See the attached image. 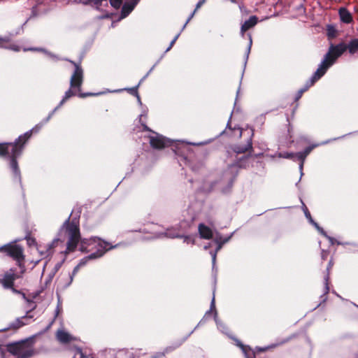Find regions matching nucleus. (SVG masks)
I'll return each mask as SVG.
<instances>
[{
    "instance_id": "obj_1",
    "label": "nucleus",
    "mask_w": 358,
    "mask_h": 358,
    "mask_svg": "<svg viewBox=\"0 0 358 358\" xmlns=\"http://www.w3.org/2000/svg\"><path fill=\"white\" fill-rule=\"evenodd\" d=\"M63 229L68 237L66 253L75 251L79 242L80 243V251L83 252H92L90 255L83 258L79 264L74 267L72 273L70 275V282H71L74 275L78 272L80 267L85 266L89 260L102 257L106 251L113 247H109V243L97 237L81 239L79 224L76 220L70 221L68 219L63 224Z\"/></svg>"
},
{
    "instance_id": "obj_2",
    "label": "nucleus",
    "mask_w": 358,
    "mask_h": 358,
    "mask_svg": "<svg viewBox=\"0 0 358 358\" xmlns=\"http://www.w3.org/2000/svg\"><path fill=\"white\" fill-rule=\"evenodd\" d=\"M42 127V123L36 124L31 130L20 135L14 142L0 143V157L8 159L9 166L14 176L19 179H20V170L17 158L22 155L25 145L31 136L38 133Z\"/></svg>"
},
{
    "instance_id": "obj_3",
    "label": "nucleus",
    "mask_w": 358,
    "mask_h": 358,
    "mask_svg": "<svg viewBox=\"0 0 358 358\" xmlns=\"http://www.w3.org/2000/svg\"><path fill=\"white\" fill-rule=\"evenodd\" d=\"M74 67V71L71 76L70 79V88L65 92V94L59 103V105L55 108L56 110L58 108L62 106L71 97L78 95V97L84 99L87 96H94L101 94L99 93L87 92L84 93L81 92V86L83 83L84 80V71L80 63H76L74 61L69 60Z\"/></svg>"
},
{
    "instance_id": "obj_4",
    "label": "nucleus",
    "mask_w": 358,
    "mask_h": 358,
    "mask_svg": "<svg viewBox=\"0 0 358 358\" xmlns=\"http://www.w3.org/2000/svg\"><path fill=\"white\" fill-rule=\"evenodd\" d=\"M346 50H348L351 55L356 53L358 51V38L352 39L348 44L345 43H340L337 45L331 44L328 52L321 62L322 64L328 70Z\"/></svg>"
},
{
    "instance_id": "obj_5",
    "label": "nucleus",
    "mask_w": 358,
    "mask_h": 358,
    "mask_svg": "<svg viewBox=\"0 0 358 358\" xmlns=\"http://www.w3.org/2000/svg\"><path fill=\"white\" fill-rule=\"evenodd\" d=\"M33 344L34 338H29L18 342L8 343L6 347L7 351L13 355L17 356V358H31L36 354Z\"/></svg>"
},
{
    "instance_id": "obj_6",
    "label": "nucleus",
    "mask_w": 358,
    "mask_h": 358,
    "mask_svg": "<svg viewBox=\"0 0 358 358\" xmlns=\"http://www.w3.org/2000/svg\"><path fill=\"white\" fill-rule=\"evenodd\" d=\"M0 252L15 260L20 268L24 267V248L22 245L17 244L15 241L0 246Z\"/></svg>"
},
{
    "instance_id": "obj_7",
    "label": "nucleus",
    "mask_w": 358,
    "mask_h": 358,
    "mask_svg": "<svg viewBox=\"0 0 358 358\" xmlns=\"http://www.w3.org/2000/svg\"><path fill=\"white\" fill-rule=\"evenodd\" d=\"M327 71V69L321 62L316 71L314 73V74L312 76L310 80H308L306 82L305 86L299 90L297 95L296 96V100L299 99L301 97L302 94L305 92H306L310 87L314 85V84L317 80H319L326 73Z\"/></svg>"
},
{
    "instance_id": "obj_8",
    "label": "nucleus",
    "mask_w": 358,
    "mask_h": 358,
    "mask_svg": "<svg viewBox=\"0 0 358 358\" xmlns=\"http://www.w3.org/2000/svg\"><path fill=\"white\" fill-rule=\"evenodd\" d=\"M15 271V268H10L4 273L3 278L1 280V284L5 289H10L14 292H17L14 288V282L19 278Z\"/></svg>"
},
{
    "instance_id": "obj_9",
    "label": "nucleus",
    "mask_w": 358,
    "mask_h": 358,
    "mask_svg": "<svg viewBox=\"0 0 358 358\" xmlns=\"http://www.w3.org/2000/svg\"><path fill=\"white\" fill-rule=\"evenodd\" d=\"M318 146V144H313L311 145L308 146L303 152H299L296 153L293 152H287L285 154V157L287 159H291L293 160H298L300 162L301 167L303 166L304 161L306 157L312 152V150Z\"/></svg>"
},
{
    "instance_id": "obj_10",
    "label": "nucleus",
    "mask_w": 358,
    "mask_h": 358,
    "mask_svg": "<svg viewBox=\"0 0 358 358\" xmlns=\"http://www.w3.org/2000/svg\"><path fill=\"white\" fill-rule=\"evenodd\" d=\"M150 146L156 150H162L169 145V141L162 135L150 136Z\"/></svg>"
},
{
    "instance_id": "obj_11",
    "label": "nucleus",
    "mask_w": 358,
    "mask_h": 358,
    "mask_svg": "<svg viewBox=\"0 0 358 358\" xmlns=\"http://www.w3.org/2000/svg\"><path fill=\"white\" fill-rule=\"evenodd\" d=\"M253 136V134H251V136L249 137V138L247 141V143L245 145H234L232 146L231 150L233 152L236 154V156L239 154H251V152L253 151V147H252V137Z\"/></svg>"
},
{
    "instance_id": "obj_12",
    "label": "nucleus",
    "mask_w": 358,
    "mask_h": 358,
    "mask_svg": "<svg viewBox=\"0 0 358 358\" xmlns=\"http://www.w3.org/2000/svg\"><path fill=\"white\" fill-rule=\"evenodd\" d=\"M141 0H129L122 5L121 17L124 18L127 17L134 9L136 6Z\"/></svg>"
},
{
    "instance_id": "obj_13",
    "label": "nucleus",
    "mask_w": 358,
    "mask_h": 358,
    "mask_svg": "<svg viewBox=\"0 0 358 358\" xmlns=\"http://www.w3.org/2000/svg\"><path fill=\"white\" fill-rule=\"evenodd\" d=\"M36 306L34 305V307L31 308V309L30 310L27 311L26 315L22 317L21 318H17L15 322L10 323L6 329L7 330H8V329L16 330V329H18L19 328L23 327L24 325H25L26 323L22 321V320L32 318L33 315H30V313H31V310L36 308Z\"/></svg>"
},
{
    "instance_id": "obj_14",
    "label": "nucleus",
    "mask_w": 358,
    "mask_h": 358,
    "mask_svg": "<svg viewBox=\"0 0 358 358\" xmlns=\"http://www.w3.org/2000/svg\"><path fill=\"white\" fill-rule=\"evenodd\" d=\"M250 154L243 155L241 157L236 156L234 163L229 165L230 167L236 166L241 169H246L249 166Z\"/></svg>"
},
{
    "instance_id": "obj_15",
    "label": "nucleus",
    "mask_w": 358,
    "mask_h": 358,
    "mask_svg": "<svg viewBox=\"0 0 358 358\" xmlns=\"http://www.w3.org/2000/svg\"><path fill=\"white\" fill-rule=\"evenodd\" d=\"M198 230L201 238L209 240L213 238V231L211 229L204 224H199Z\"/></svg>"
},
{
    "instance_id": "obj_16",
    "label": "nucleus",
    "mask_w": 358,
    "mask_h": 358,
    "mask_svg": "<svg viewBox=\"0 0 358 358\" xmlns=\"http://www.w3.org/2000/svg\"><path fill=\"white\" fill-rule=\"evenodd\" d=\"M258 22V18L255 15L250 16V18L245 21L241 28V31L243 34L246 31L255 27Z\"/></svg>"
},
{
    "instance_id": "obj_17",
    "label": "nucleus",
    "mask_w": 358,
    "mask_h": 358,
    "mask_svg": "<svg viewBox=\"0 0 358 358\" xmlns=\"http://www.w3.org/2000/svg\"><path fill=\"white\" fill-rule=\"evenodd\" d=\"M57 339L62 343H69L72 340V336L64 330H58L56 334Z\"/></svg>"
},
{
    "instance_id": "obj_18",
    "label": "nucleus",
    "mask_w": 358,
    "mask_h": 358,
    "mask_svg": "<svg viewBox=\"0 0 358 358\" xmlns=\"http://www.w3.org/2000/svg\"><path fill=\"white\" fill-rule=\"evenodd\" d=\"M338 13L341 22L346 24H349L352 22V16L347 8H341Z\"/></svg>"
},
{
    "instance_id": "obj_19",
    "label": "nucleus",
    "mask_w": 358,
    "mask_h": 358,
    "mask_svg": "<svg viewBox=\"0 0 358 358\" xmlns=\"http://www.w3.org/2000/svg\"><path fill=\"white\" fill-rule=\"evenodd\" d=\"M59 242H61L59 238L54 239L50 243L48 244L45 252L41 251V255H44L45 257L51 256L53 253V249L57 246Z\"/></svg>"
},
{
    "instance_id": "obj_20",
    "label": "nucleus",
    "mask_w": 358,
    "mask_h": 358,
    "mask_svg": "<svg viewBox=\"0 0 358 358\" xmlns=\"http://www.w3.org/2000/svg\"><path fill=\"white\" fill-rule=\"evenodd\" d=\"M304 213H305V215L306 217V218L308 219L309 222L313 224L318 230L319 231H320V233L327 237L330 240H332V238L329 236H328L326 234V232L323 230L322 228H320L319 227V225L317 224V223H316L315 222H314V220H313L312 217H311V215H310V213L309 212L308 209L307 208L306 206L304 207Z\"/></svg>"
},
{
    "instance_id": "obj_21",
    "label": "nucleus",
    "mask_w": 358,
    "mask_h": 358,
    "mask_svg": "<svg viewBox=\"0 0 358 358\" xmlns=\"http://www.w3.org/2000/svg\"><path fill=\"white\" fill-rule=\"evenodd\" d=\"M334 265L333 259H331L329 262L327 270L328 271L327 274L326 275L324 278V292L328 293L329 291V271L332 268Z\"/></svg>"
},
{
    "instance_id": "obj_22",
    "label": "nucleus",
    "mask_w": 358,
    "mask_h": 358,
    "mask_svg": "<svg viewBox=\"0 0 358 358\" xmlns=\"http://www.w3.org/2000/svg\"><path fill=\"white\" fill-rule=\"evenodd\" d=\"M206 2V0H200L196 5V8L194 9V10L193 11V13L190 15V16L188 17V19L187 20L185 24H184L183 26V28L184 29L185 27V26L187 25V24L191 20V19L194 17V14L196 13V12L197 11V10L201 8V6Z\"/></svg>"
},
{
    "instance_id": "obj_23",
    "label": "nucleus",
    "mask_w": 358,
    "mask_h": 358,
    "mask_svg": "<svg viewBox=\"0 0 358 358\" xmlns=\"http://www.w3.org/2000/svg\"><path fill=\"white\" fill-rule=\"evenodd\" d=\"M139 85L140 83L135 87L125 89V90H127L130 94L136 96L138 101L141 99L138 92V88Z\"/></svg>"
},
{
    "instance_id": "obj_24",
    "label": "nucleus",
    "mask_w": 358,
    "mask_h": 358,
    "mask_svg": "<svg viewBox=\"0 0 358 358\" xmlns=\"http://www.w3.org/2000/svg\"><path fill=\"white\" fill-rule=\"evenodd\" d=\"M124 0H109L110 6L115 9H119L123 3Z\"/></svg>"
},
{
    "instance_id": "obj_25",
    "label": "nucleus",
    "mask_w": 358,
    "mask_h": 358,
    "mask_svg": "<svg viewBox=\"0 0 358 358\" xmlns=\"http://www.w3.org/2000/svg\"><path fill=\"white\" fill-rule=\"evenodd\" d=\"M215 241L217 244V250H219L222 248V245L229 241V238L222 240L221 237L219 238L216 237Z\"/></svg>"
},
{
    "instance_id": "obj_26",
    "label": "nucleus",
    "mask_w": 358,
    "mask_h": 358,
    "mask_svg": "<svg viewBox=\"0 0 358 358\" xmlns=\"http://www.w3.org/2000/svg\"><path fill=\"white\" fill-rule=\"evenodd\" d=\"M103 1L106 2V5H107V0H86L85 3H94L96 6H100Z\"/></svg>"
},
{
    "instance_id": "obj_27",
    "label": "nucleus",
    "mask_w": 358,
    "mask_h": 358,
    "mask_svg": "<svg viewBox=\"0 0 358 358\" xmlns=\"http://www.w3.org/2000/svg\"><path fill=\"white\" fill-rule=\"evenodd\" d=\"M329 251L328 250H322V252H321V258L322 260H326L327 259L329 255Z\"/></svg>"
},
{
    "instance_id": "obj_28",
    "label": "nucleus",
    "mask_w": 358,
    "mask_h": 358,
    "mask_svg": "<svg viewBox=\"0 0 358 358\" xmlns=\"http://www.w3.org/2000/svg\"><path fill=\"white\" fill-rule=\"evenodd\" d=\"M179 35L180 34H178L171 41V43H170V45L169 46V48L166 50V52H168L169 51L171 48L173 47V45H174V43H176V41H177V39L179 37Z\"/></svg>"
},
{
    "instance_id": "obj_29",
    "label": "nucleus",
    "mask_w": 358,
    "mask_h": 358,
    "mask_svg": "<svg viewBox=\"0 0 358 358\" xmlns=\"http://www.w3.org/2000/svg\"><path fill=\"white\" fill-rule=\"evenodd\" d=\"M8 48L12 50H13V51H15V52L20 51V48L18 45H15V44L10 45Z\"/></svg>"
},
{
    "instance_id": "obj_30",
    "label": "nucleus",
    "mask_w": 358,
    "mask_h": 358,
    "mask_svg": "<svg viewBox=\"0 0 358 358\" xmlns=\"http://www.w3.org/2000/svg\"><path fill=\"white\" fill-rule=\"evenodd\" d=\"M24 51H40L41 49L40 48H24L23 49Z\"/></svg>"
},
{
    "instance_id": "obj_31",
    "label": "nucleus",
    "mask_w": 358,
    "mask_h": 358,
    "mask_svg": "<svg viewBox=\"0 0 358 358\" xmlns=\"http://www.w3.org/2000/svg\"><path fill=\"white\" fill-rule=\"evenodd\" d=\"M62 262L57 263L55 266V271H57L62 266Z\"/></svg>"
},
{
    "instance_id": "obj_32",
    "label": "nucleus",
    "mask_w": 358,
    "mask_h": 358,
    "mask_svg": "<svg viewBox=\"0 0 358 358\" xmlns=\"http://www.w3.org/2000/svg\"><path fill=\"white\" fill-rule=\"evenodd\" d=\"M78 352H79V353L80 355L81 358H85V356L84 355V354H83V352L81 349H79Z\"/></svg>"
},
{
    "instance_id": "obj_33",
    "label": "nucleus",
    "mask_w": 358,
    "mask_h": 358,
    "mask_svg": "<svg viewBox=\"0 0 358 358\" xmlns=\"http://www.w3.org/2000/svg\"><path fill=\"white\" fill-rule=\"evenodd\" d=\"M237 130H238V131L239 133V136H241V134H242V129L241 128H238Z\"/></svg>"
},
{
    "instance_id": "obj_34",
    "label": "nucleus",
    "mask_w": 358,
    "mask_h": 358,
    "mask_svg": "<svg viewBox=\"0 0 358 358\" xmlns=\"http://www.w3.org/2000/svg\"><path fill=\"white\" fill-rule=\"evenodd\" d=\"M1 358H5V355L3 351H1Z\"/></svg>"
},
{
    "instance_id": "obj_35",
    "label": "nucleus",
    "mask_w": 358,
    "mask_h": 358,
    "mask_svg": "<svg viewBox=\"0 0 358 358\" xmlns=\"http://www.w3.org/2000/svg\"><path fill=\"white\" fill-rule=\"evenodd\" d=\"M50 116H51V115H50L47 117V119H46L45 122H48V120L50 118Z\"/></svg>"
},
{
    "instance_id": "obj_36",
    "label": "nucleus",
    "mask_w": 358,
    "mask_h": 358,
    "mask_svg": "<svg viewBox=\"0 0 358 358\" xmlns=\"http://www.w3.org/2000/svg\"><path fill=\"white\" fill-rule=\"evenodd\" d=\"M214 302H215V299H213V301H212V303H211V306H214Z\"/></svg>"
},
{
    "instance_id": "obj_37",
    "label": "nucleus",
    "mask_w": 358,
    "mask_h": 358,
    "mask_svg": "<svg viewBox=\"0 0 358 358\" xmlns=\"http://www.w3.org/2000/svg\"><path fill=\"white\" fill-rule=\"evenodd\" d=\"M2 41H6V40H5V39H2V38H0V43H1Z\"/></svg>"
},
{
    "instance_id": "obj_38",
    "label": "nucleus",
    "mask_w": 358,
    "mask_h": 358,
    "mask_svg": "<svg viewBox=\"0 0 358 358\" xmlns=\"http://www.w3.org/2000/svg\"><path fill=\"white\" fill-rule=\"evenodd\" d=\"M247 358H248V357H247Z\"/></svg>"
}]
</instances>
